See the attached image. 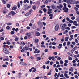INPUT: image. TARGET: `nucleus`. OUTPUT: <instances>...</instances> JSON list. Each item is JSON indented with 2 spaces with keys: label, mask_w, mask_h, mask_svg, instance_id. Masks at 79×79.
Wrapping results in <instances>:
<instances>
[{
  "label": "nucleus",
  "mask_w": 79,
  "mask_h": 79,
  "mask_svg": "<svg viewBox=\"0 0 79 79\" xmlns=\"http://www.w3.org/2000/svg\"><path fill=\"white\" fill-rule=\"evenodd\" d=\"M3 52L6 55H8L10 53V51L8 50L6 48H3Z\"/></svg>",
  "instance_id": "obj_1"
},
{
  "label": "nucleus",
  "mask_w": 79,
  "mask_h": 79,
  "mask_svg": "<svg viewBox=\"0 0 79 79\" xmlns=\"http://www.w3.org/2000/svg\"><path fill=\"white\" fill-rule=\"evenodd\" d=\"M60 26L62 30H64L65 29V27H66L67 25L66 24L62 23L60 24Z\"/></svg>",
  "instance_id": "obj_2"
},
{
  "label": "nucleus",
  "mask_w": 79,
  "mask_h": 79,
  "mask_svg": "<svg viewBox=\"0 0 79 79\" xmlns=\"http://www.w3.org/2000/svg\"><path fill=\"white\" fill-rule=\"evenodd\" d=\"M73 1H74V0H67V3L69 5H70V4L74 5V2H73Z\"/></svg>",
  "instance_id": "obj_3"
},
{
  "label": "nucleus",
  "mask_w": 79,
  "mask_h": 79,
  "mask_svg": "<svg viewBox=\"0 0 79 79\" xmlns=\"http://www.w3.org/2000/svg\"><path fill=\"white\" fill-rule=\"evenodd\" d=\"M37 24L38 26L39 27H40L42 28L43 27V24H42V22L40 21H39L37 22Z\"/></svg>",
  "instance_id": "obj_4"
},
{
  "label": "nucleus",
  "mask_w": 79,
  "mask_h": 79,
  "mask_svg": "<svg viewBox=\"0 0 79 79\" xmlns=\"http://www.w3.org/2000/svg\"><path fill=\"white\" fill-rule=\"evenodd\" d=\"M59 29V25H56L55 27V29L56 31H57Z\"/></svg>",
  "instance_id": "obj_5"
},
{
  "label": "nucleus",
  "mask_w": 79,
  "mask_h": 79,
  "mask_svg": "<svg viewBox=\"0 0 79 79\" xmlns=\"http://www.w3.org/2000/svg\"><path fill=\"white\" fill-rule=\"evenodd\" d=\"M51 2H52V0H46L45 1L44 3L46 4H48Z\"/></svg>",
  "instance_id": "obj_6"
},
{
  "label": "nucleus",
  "mask_w": 79,
  "mask_h": 79,
  "mask_svg": "<svg viewBox=\"0 0 79 79\" xmlns=\"http://www.w3.org/2000/svg\"><path fill=\"white\" fill-rule=\"evenodd\" d=\"M24 10L26 11L27 10V5H25L24 6Z\"/></svg>",
  "instance_id": "obj_7"
},
{
  "label": "nucleus",
  "mask_w": 79,
  "mask_h": 79,
  "mask_svg": "<svg viewBox=\"0 0 79 79\" xmlns=\"http://www.w3.org/2000/svg\"><path fill=\"white\" fill-rule=\"evenodd\" d=\"M20 64H22V65H23V66H27V64L26 63L23 62H21L20 63Z\"/></svg>",
  "instance_id": "obj_8"
},
{
  "label": "nucleus",
  "mask_w": 79,
  "mask_h": 79,
  "mask_svg": "<svg viewBox=\"0 0 79 79\" xmlns=\"http://www.w3.org/2000/svg\"><path fill=\"white\" fill-rule=\"evenodd\" d=\"M8 11V10L6 9H5L3 11V13L4 14H5V13H6V12Z\"/></svg>",
  "instance_id": "obj_9"
},
{
  "label": "nucleus",
  "mask_w": 79,
  "mask_h": 79,
  "mask_svg": "<svg viewBox=\"0 0 79 79\" xmlns=\"http://www.w3.org/2000/svg\"><path fill=\"white\" fill-rule=\"evenodd\" d=\"M69 71H71L72 72H73L74 69H73V67H71L69 69Z\"/></svg>",
  "instance_id": "obj_10"
},
{
  "label": "nucleus",
  "mask_w": 79,
  "mask_h": 79,
  "mask_svg": "<svg viewBox=\"0 0 79 79\" xmlns=\"http://www.w3.org/2000/svg\"><path fill=\"white\" fill-rule=\"evenodd\" d=\"M24 3H29V1L28 0H24L23 2Z\"/></svg>",
  "instance_id": "obj_11"
},
{
  "label": "nucleus",
  "mask_w": 79,
  "mask_h": 79,
  "mask_svg": "<svg viewBox=\"0 0 79 79\" xmlns=\"http://www.w3.org/2000/svg\"><path fill=\"white\" fill-rule=\"evenodd\" d=\"M36 36H40V33L38 32H36L35 33Z\"/></svg>",
  "instance_id": "obj_12"
},
{
  "label": "nucleus",
  "mask_w": 79,
  "mask_h": 79,
  "mask_svg": "<svg viewBox=\"0 0 79 79\" xmlns=\"http://www.w3.org/2000/svg\"><path fill=\"white\" fill-rule=\"evenodd\" d=\"M41 60V57H38L37 58V61H39V60Z\"/></svg>",
  "instance_id": "obj_13"
},
{
  "label": "nucleus",
  "mask_w": 79,
  "mask_h": 79,
  "mask_svg": "<svg viewBox=\"0 0 79 79\" xmlns=\"http://www.w3.org/2000/svg\"><path fill=\"white\" fill-rule=\"evenodd\" d=\"M30 15H31V14L28 12L25 14V16H29Z\"/></svg>",
  "instance_id": "obj_14"
},
{
  "label": "nucleus",
  "mask_w": 79,
  "mask_h": 79,
  "mask_svg": "<svg viewBox=\"0 0 79 79\" xmlns=\"http://www.w3.org/2000/svg\"><path fill=\"white\" fill-rule=\"evenodd\" d=\"M6 24L7 25H10V26H11V25L12 24V23H6Z\"/></svg>",
  "instance_id": "obj_15"
},
{
  "label": "nucleus",
  "mask_w": 79,
  "mask_h": 79,
  "mask_svg": "<svg viewBox=\"0 0 79 79\" xmlns=\"http://www.w3.org/2000/svg\"><path fill=\"white\" fill-rule=\"evenodd\" d=\"M10 13L11 15H16V13L13 11H11Z\"/></svg>",
  "instance_id": "obj_16"
},
{
  "label": "nucleus",
  "mask_w": 79,
  "mask_h": 79,
  "mask_svg": "<svg viewBox=\"0 0 79 79\" xmlns=\"http://www.w3.org/2000/svg\"><path fill=\"white\" fill-rule=\"evenodd\" d=\"M33 11V10H32V9H30V10L29 11V12L30 14H31V13H32V12Z\"/></svg>",
  "instance_id": "obj_17"
},
{
  "label": "nucleus",
  "mask_w": 79,
  "mask_h": 79,
  "mask_svg": "<svg viewBox=\"0 0 79 79\" xmlns=\"http://www.w3.org/2000/svg\"><path fill=\"white\" fill-rule=\"evenodd\" d=\"M69 39V38L68 37H66L65 39V41H66L67 42H68Z\"/></svg>",
  "instance_id": "obj_18"
},
{
  "label": "nucleus",
  "mask_w": 79,
  "mask_h": 79,
  "mask_svg": "<svg viewBox=\"0 0 79 79\" xmlns=\"http://www.w3.org/2000/svg\"><path fill=\"white\" fill-rule=\"evenodd\" d=\"M66 9H68V8H66V6H64V7L63 8V10H66Z\"/></svg>",
  "instance_id": "obj_19"
},
{
  "label": "nucleus",
  "mask_w": 79,
  "mask_h": 79,
  "mask_svg": "<svg viewBox=\"0 0 79 79\" xmlns=\"http://www.w3.org/2000/svg\"><path fill=\"white\" fill-rule=\"evenodd\" d=\"M75 19V17L73 16L71 17V19L72 20H74Z\"/></svg>",
  "instance_id": "obj_20"
},
{
  "label": "nucleus",
  "mask_w": 79,
  "mask_h": 79,
  "mask_svg": "<svg viewBox=\"0 0 79 79\" xmlns=\"http://www.w3.org/2000/svg\"><path fill=\"white\" fill-rule=\"evenodd\" d=\"M68 58H69L68 60H73V58L70 57V56H68Z\"/></svg>",
  "instance_id": "obj_21"
},
{
  "label": "nucleus",
  "mask_w": 79,
  "mask_h": 79,
  "mask_svg": "<svg viewBox=\"0 0 79 79\" xmlns=\"http://www.w3.org/2000/svg\"><path fill=\"white\" fill-rule=\"evenodd\" d=\"M52 8H53V9H56V7L54 5L52 6H51Z\"/></svg>",
  "instance_id": "obj_22"
},
{
  "label": "nucleus",
  "mask_w": 79,
  "mask_h": 79,
  "mask_svg": "<svg viewBox=\"0 0 79 79\" xmlns=\"http://www.w3.org/2000/svg\"><path fill=\"white\" fill-rule=\"evenodd\" d=\"M2 1V2L4 4H6V1H5V0H1Z\"/></svg>",
  "instance_id": "obj_23"
},
{
  "label": "nucleus",
  "mask_w": 79,
  "mask_h": 79,
  "mask_svg": "<svg viewBox=\"0 0 79 79\" xmlns=\"http://www.w3.org/2000/svg\"><path fill=\"white\" fill-rule=\"evenodd\" d=\"M64 12L66 13H68V8L66 9L64 11Z\"/></svg>",
  "instance_id": "obj_24"
},
{
  "label": "nucleus",
  "mask_w": 79,
  "mask_h": 79,
  "mask_svg": "<svg viewBox=\"0 0 79 79\" xmlns=\"http://www.w3.org/2000/svg\"><path fill=\"white\" fill-rule=\"evenodd\" d=\"M18 38L16 37L15 38V41H18Z\"/></svg>",
  "instance_id": "obj_25"
},
{
  "label": "nucleus",
  "mask_w": 79,
  "mask_h": 79,
  "mask_svg": "<svg viewBox=\"0 0 79 79\" xmlns=\"http://www.w3.org/2000/svg\"><path fill=\"white\" fill-rule=\"evenodd\" d=\"M27 35L28 37H31V34L29 33H27Z\"/></svg>",
  "instance_id": "obj_26"
},
{
  "label": "nucleus",
  "mask_w": 79,
  "mask_h": 79,
  "mask_svg": "<svg viewBox=\"0 0 79 79\" xmlns=\"http://www.w3.org/2000/svg\"><path fill=\"white\" fill-rule=\"evenodd\" d=\"M25 50H29V47L27 46L25 47Z\"/></svg>",
  "instance_id": "obj_27"
},
{
  "label": "nucleus",
  "mask_w": 79,
  "mask_h": 79,
  "mask_svg": "<svg viewBox=\"0 0 79 79\" xmlns=\"http://www.w3.org/2000/svg\"><path fill=\"white\" fill-rule=\"evenodd\" d=\"M75 41L76 42V43H77L79 42V41H78V40L77 39H76L75 40Z\"/></svg>",
  "instance_id": "obj_28"
},
{
  "label": "nucleus",
  "mask_w": 79,
  "mask_h": 79,
  "mask_svg": "<svg viewBox=\"0 0 79 79\" xmlns=\"http://www.w3.org/2000/svg\"><path fill=\"white\" fill-rule=\"evenodd\" d=\"M66 42H64L63 44V45L64 46H66Z\"/></svg>",
  "instance_id": "obj_29"
},
{
  "label": "nucleus",
  "mask_w": 79,
  "mask_h": 79,
  "mask_svg": "<svg viewBox=\"0 0 79 79\" xmlns=\"http://www.w3.org/2000/svg\"><path fill=\"white\" fill-rule=\"evenodd\" d=\"M33 10H36V6H33Z\"/></svg>",
  "instance_id": "obj_30"
},
{
  "label": "nucleus",
  "mask_w": 79,
  "mask_h": 79,
  "mask_svg": "<svg viewBox=\"0 0 79 79\" xmlns=\"http://www.w3.org/2000/svg\"><path fill=\"white\" fill-rule=\"evenodd\" d=\"M71 28L72 29H75V28H76V27L74 26H72L71 27Z\"/></svg>",
  "instance_id": "obj_31"
},
{
  "label": "nucleus",
  "mask_w": 79,
  "mask_h": 79,
  "mask_svg": "<svg viewBox=\"0 0 79 79\" xmlns=\"http://www.w3.org/2000/svg\"><path fill=\"white\" fill-rule=\"evenodd\" d=\"M71 44V42L69 41L67 42V45L68 46V45H69V44Z\"/></svg>",
  "instance_id": "obj_32"
},
{
  "label": "nucleus",
  "mask_w": 79,
  "mask_h": 79,
  "mask_svg": "<svg viewBox=\"0 0 79 79\" xmlns=\"http://www.w3.org/2000/svg\"><path fill=\"white\" fill-rule=\"evenodd\" d=\"M50 63V61H48L46 62V63H45V64H49Z\"/></svg>",
  "instance_id": "obj_33"
},
{
  "label": "nucleus",
  "mask_w": 79,
  "mask_h": 79,
  "mask_svg": "<svg viewBox=\"0 0 79 79\" xmlns=\"http://www.w3.org/2000/svg\"><path fill=\"white\" fill-rule=\"evenodd\" d=\"M36 68H35L34 70H33L32 72H34L36 71Z\"/></svg>",
  "instance_id": "obj_34"
},
{
  "label": "nucleus",
  "mask_w": 79,
  "mask_h": 79,
  "mask_svg": "<svg viewBox=\"0 0 79 79\" xmlns=\"http://www.w3.org/2000/svg\"><path fill=\"white\" fill-rule=\"evenodd\" d=\"M67 32H68V31L67 30H66L65 32H64V34H66V33H67Z\"/></svg>",
  "instance_id": "obj_35"
},
{
  "label": "nucleus",
  "mask_w": 79,
  "mask_h": 79,
  "mask_svg": "<svg viewBox=\"0 0 79 79\" xmlns=\"http://www.w3.org/2000/svg\"><path fill=\"white\" fill-rule=\"evenodd\" d=\"M21 73H19V78H20L21 77Z\"/></svg>",
  "instance_id": "obj_36"
},
{
  "label": "nucleus",
  "mask_w": 79,
  "mask_h": 79,
  "mask_svg": "<svg viewBox=\"0 0 79 79\" xmlns=\"http://www.w3.org/2000/svg\"><path fill=\"white\" fill-rule=\"evenodd\" d=\"M17 6H18V8H20V4L19 3L18 4Z\"/></svg>",
  "instance_id": "obj_37"
},
{
  "label": "nucleus",
  "mask_w": 79,
  "mask_h": 79,
  "mask_svg": "<svg viewBox=\"0 0 79 79\" xmlns=\"http://www.w3.org/2000/svg\"><path fill=\"white\" fill-rule=\"evenodd\" d=\"M74 9H75V11H78V10H79V9L77 7H75Z\"/></svg>",
  "instance_id": "obj_38"
},
{
  "label": "nucleus",
  "mask_w": 79,
  "mask_h": 79,
  "mask_svg": "<svg viewBox=\"0 0 79 79\" xmlns=\"http://www.w3.org/2000/svg\"><path fill=\"white\" fill-rule=\"evenodd\" d=\"M35 42L36 43H37V42H39V40H38L37 39L35 40Z\"/></svg>",
  "instance_id": "obj_39"
},
{
  "label": "nucleus",
  "mask_w": 79,
  "mask_h": 79,
  "mask_svg": "<svg viewBox=\"0 0 79 79\" xmlns=\"http://www.w3.org/2000/svg\"><path fill=\"white\" fill-rule=\"evenodd\" d=\"M53 54L55 55H56L58 54V53L55 52L53 53Z\"/></svg>",
  "instance_id": "obj_40"
},
{
  "label": "nucleus",
  "mask_w": 79,
  "mask_h": 79,
  "mask_svg": "<svg viewBox=\"0 0 79 79\" xmlns=\"http://www.w3.org/2000/svg\"><path fill=\"white\" fill-rule=\"evenodd\" d=\"M52 45H56V43L53 42L52 43Z\"/></svg>",
  "instance_id": "obj_41"
},
{
  "label": "nucleus",
  "mask_w": 79,
  "mask_h": 79,
  "mask_svg": "<svg viewBox=\"0 0 79 79\" xmlns=\"http://www.w3.org/2000/svg\"><path fill=\"white\" fill-rule=\"evenodd\" d=\"M25 49L23 48V49L21 51V52H23L24 51Z\"/></svg>",
  "instance_id": "obj_42"
},
{
  "label": "nucleus",
  "mask_w": 79,
  "mask_h": 79,
  "mask_svg": "<svg viewBox=\"0 0 79 79\" xmlns=\"http://www.w3.org/2000/svg\"><path fill=\"white\" fill-rule=\"evenodd\" d=\"M60 64H63V61L62 60H60Z\"/></svg>",
  "instance_id": "obj_43"
},
{
  "label": "nucleus",
  "mask_w": 79,
  "mask_h": 79,
  "mask_svg": "<svg viewBox=\"0 0 79 79\" xmlns=\"http://www.w3.org/2000/svg\"><path fill=\"white\" fill-rule=\"evenodd\" d=\"M52 61H55V57H54V56L52 57Z\"/></svg>",
  "instance_id": "obj_44"
},
{
  "label": "nucleus",
  "mask_w": 79,
  "mask_h": 79,
  "mask_svg": "<svg viewBox=\"0 0 79 79\" xmlns=\"http://www.w3.org/2000/svg\"><path fill=\"white\" fill-rule=\"evenodd\" d=\"M11 34H12V35H13L14 34H15V32H14V31H12L11 32Z\"/></svg>",
  "instance_id": "obj_45"
},
{
  "label": "nucleus",
  "mask_w": 79,
  "mask_h": 79,
  "mask_svg": "<svg viewBox=\"0 0 79 79\" xmlns=\"http://www.w3.org/2000/svg\"><path fill=\"white\" fill-rule=\"evenodd\" d=\"M73 35H71L70 36V37H71L70 38L72 39H73Z\"/></svg>",
  "instance_id": "obj_46"
},
{
  "label": "nucleus",
  "mask_w": 79,
  "mask_h": 79,
  "mask_svg": "<svg viewBox=\"0 0 79 79\" xmlns=\"http://www.w3.org/2000/svg\"><path fill=\"white\" fill-rule=\"evenodd\" d=\"M69 23H73V20H69Z\"/></svg>",
  "instance_id": "obj_47"
},
{
  "label": "nucleus",
  "mask_w": 79,
  "mask_h": 79,
  "mask_svg": "<svg viewBox=\"0 0 79 79\" xmlns=\"http://www.w3.org/2000/svg\"><path fill=\"white\" fill-rule=\"evenodd\" d=\"M16 7H14L12 8L13 10H16Z\"/></svg>",
  "instance_id": "obj_48"
},
{
  "label": "nucleus",
  "mask_w": 79,
  "mask_h": 79,
  "mask_svg": "<svg viewBox=\"0 0 79 79\" xmlns=\"http://www.w3.org/2000/svg\"><path fill=\"white\" fill-rule=\"evenodd\" d=\"M0 39L1 40H4V38H3V37H1L0 38Z\"/></svg>",
  "instance_id": "obj_49"
},
{
  "label": "nucleus",
  "mask_w": 79,
  "mask_h": 79,
  "mask_svg": "<svg viewBox=\"0 0 79 79\" xmlns=\"http://www.w3.org/2000/svg\"><path fill=\"white\" fill-rule=\"evenodd\" d=\"M75 53L76 54H78V53H79V52H78V51H75Z\"/></svg>",
  "instance_id": "obj_50"
},
{
  "label": "nucleus",
  "mask_w": 79,
  "mask_h": 79,
  "mask_svg": "<svg viewBox=\"0 0 79 79\" xmlns=\"http://www.w3.org/2000/svg\"><path fill=\"white\" fill-rule=\"evenodd\" d=\"M59 6H60V8H63V5H62L61 4H60V5H59Z\"/></svg>",
  "instance_id": "obj_51"
},
{
  "label": "nucleus",
  "mask_w": 79,
  "mask_h": 79,
  "mask_svg": "<svg viewBox=\"0 0 79 79\" xmlns=\"http://www.w3.org/2000/svg\"><path fill=\"white\" fill-rule=\"evenodd\" d=\"M48 59L49 60H51L52 59V57H51V56L49 57Z\"/></svg>",
  "instance_id": "obj_52"
},
{
  "label": "nucleus",
  "mask_w": 79,
  "mask_h": 79,
  "mask_svg": "<svg viewBox=\"0 0 79 79\" xmlns=\"http://www.w3.org/2000/svg\"><path fill=\"white\" fill-rule=\"evenodd\" d=\"M65 63H68V60H65Z\"/></svg>",
  "instance_id": "obj_53"
},
{
  "label": "nucleus",
  "mask_w": 79,
  "mask_h": 79,
  "mask_svg": "<svg viewBox=\"0 0 79 79\" xmlns=\"http://www.w3.org/2000/svg\"><path fill=\"white\" fill-rule=\"evenodd\" d=\"M44 7H45V5H43L41 6V8H44Z\"/></svg>",
  "instance_id": "obj_54"
},
{
  "label": "nucleus",
  "mask_w": 79,
  "mask_h": 79,
  "mask_svg": "<svg viewBox=\"0 0 79 79\" xmlns=\"http://www.w3.org/2000/svg\"><path fill=\"white\" fill-rule=\"evenodd\" d=\"M43 11L44 12H45H45H46V11H47V10H46V9H45V8L43 9Z\"/></svg>",
  "instance_id": "obj_55"
},
{
  "label": "nucleus",
  "mask_w": 79,
  "mask_h": 79,
  "mask_svg": "<svg viewBox=\"0 0 79 79\" xmlns=\"http://www.w3.org/2000/svg\"><path fill=\"white\" fill-rule=\"evenodd\" d=\"M30 5H32V1L31 0L30 1Z\"/></svg>",
  "instance_id": "obj_56"
},
{
  "label": "nucleus",
  "mask_w": 79,
  "mask_h": 79,
  "mask_svg": "<svg viewBox=\"0 0 79 79\" xmlns=\"http://www.w3.org/2000/svg\"><path fill=\"white\" fill-rule=\"evenodd\" d=\"M72 44H73V45H76V43L74 42H73L72 43Z\"/></svg>",
  "instance_id": "obj_57"
},
{
  "label": "nucleus",
  "mask_w": 79,
  "mask_h": 79,
  "mask_svg": "<svg viewBox=\"0 0 79 79\" xmlns=\"http://www.w3.org/2000/svg\"><path fill=\"white\" fill-rule=\"evenodd\" d=\"M66 20L67 21H69V20H70V19L69 17H67Z\"/></svg>",
  "instance_id": "obj_58"
},
{
  "label": "nucleus",
  "mask_w": 79,
  "mask_h": 79,
  "mask_svg": "<svg viewBox=\"0 0 79 79\" xmlns=\"http://www.w3.org/2000/svg\"><path fill=\"white\" fill-rule=\"evenodd\" d=\"M51 74H52V73H51V72H49L48 73L47 76L48 75H51Z\"/></svg>",
  "instance_id": "obj_59"
},
{
  "label": "nucleus",
  "mask_w": 79,
  "mask_h": 79,
  "mask_svg": "<svg viewBox=\"0 0 79 79\" xmlns=\"http://www.w3.org/2000/svg\"><path fill=\"white\" fill-rule=\"evenodd\" d=\"M74 51H75L73 50V49L71 50V53H74Z\"/></svg>",
  "instance_id": "obj_60"
},
{
  "label": "nucleus",
  "mask_w": 79,
  "mask_h": 79,
  "mask_svg": "<svg viewBox=\"0 0 79 79\" xmlns=\"http://www.w3.org/2000/svg\"><path fill=\"white\" fill-rule=\"evenodd\" d=\"M60 72H59L58 73L57 77H60Z\"/></svg>",
  "instance_id": "obj_61"
},
{
  "label": "nucleus",
  "mask_w": 79,
  "mask_h": 79,
  "mask_svg": "<svg viewBox=\"0 0 79 79\" xmlns=\"http://www.w3.org/2000/svg\"><path fill=\"white\" fill-rule=\"evenodd\" d=\"M2 66L3 67H5V68H6V67H7V65H3Z\"/></svg>",
  "instance_id": "obj_62"
},
{
  "label": "nucleus",
  "mask_w": 79,
  "mask_h": 79,
  "mask_svg": "<svg viewBox=\"0 0 79 79\" xmlns=\"http://www.w3.org/2000/svg\"><path fill=\"white\" fill-rule=\"evenodd\" d=\"M60 77H63V74H61L60 75Z\"/></svg>",
  "instance_id": "obj_63"
},
{
  "label": "nucleus",
  "mask_w": 79,
  "mask_h": 79,
  "mask_svg": "<svg viewBox=\"0 0 79 79\" xmlns=\"http://www.w3.org/2000/svg\"><path fill=\"white\" fill-rule=\"evenodd\" d=\"M76 13L77 15H79V12L78 11H77L76 12Z\"/></svg>",
  "instance_id": "obj_64"
}]
</instances>
